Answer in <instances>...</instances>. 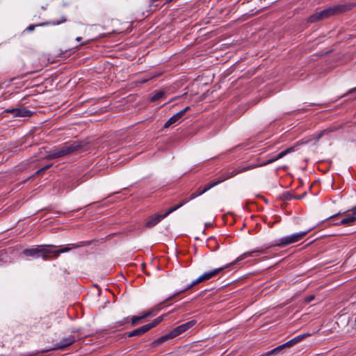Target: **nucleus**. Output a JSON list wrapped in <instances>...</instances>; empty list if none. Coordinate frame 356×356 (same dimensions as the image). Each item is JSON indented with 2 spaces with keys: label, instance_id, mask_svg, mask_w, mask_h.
Listing matches in <instances>:
<instances>
[{
  "label": "nucleus",
  "instance_id": "f257e3e1",
  "mask_svg": "<svg viewBox=\"0 0 356 356\" xmlns=\"http://www.w3.org/2000/svg\"><path fill=\"white\" fill-rule=\"evenodd\" d=\"M310 230H311V229H309L307 231H305V232H300L298 233L293 234L291 235L282 237L275 243H272V244H270L269 245H267L265 247L257 248L252 251H248V252H244L243 254H242L239 257H238L235 261L230 263L229 264H227L223 267L215 268L212 270L204 273V274L200 275L199 277H197L196 280H195L191 284H190L184 289L177 292V294H179L181 293H183V292L191 289L195 285H196L203 281L211 279L213 277L216 276L217 275H218L219 273L222 272L225 269L229 268V266L234 264L240 261H242L249 257H254L259 254H264L266 252L267 250H268L269 248H271L273 247L277 246L280 248H283L288 245L296 243V242L300 241L302 238H304L310 232Z\"/></svg>",
  "mask_w": 356,
  "mask_h": 356
},
{
  "label": "nucleus",
  "instance_id": "f03ea898",
  "mask_svg": "<svg viewBox=\"0 0 356 356\" xmlns=\"http://www.w3.org/2000/svg\"><path fill=\"white\" fill-rule=\"evenodd\" d=\"M82 147L79 141H69L49 151L44 156L48 160L56 159L70 154Z\"/></svg>",
  "mask_w": 356,
  "mask_h": 356
},
{
  "label": "nucleus",
  "instance_id": "7ed1b4c3",
  "mask_svg": "<svg viewBox=\"0 0 356 356\" xmlns=\"http://www.w3.org/2000/svg\"><path fill=\"white\" fill-rule=\"evenodd\" d=\"M356 6V3H347L329 7L321 11L323 19L330 16L348 11Z\"/></svg>",
  "mask_w": 356,
  "mask_h": 356
},
{
  "label": "nucleus",
  "instance_id": "20e7f679",
  "mask_svg": "<svg viewBox=\"0 0 356 356\" xmlns=\"http://www.w3.org/2000/svg\"><path fill=\"white\" fill-rule=\"evenodd\" d=\"M89 244H90L89 242L81 241L78 243L70 244V245H71V247H68V246L63 247V248H60L58 250H51L50 248L54 247V245H48V247H49L48 251L50 252L49 257H53L54 258H57L61 253H65V252H69L71 249L81 248V247H83V246L89 245Z\"/></svg>",
  "mask_w": 356,
  "mask_h": 356
},
{
  "label": "nucleus",
  "instance_id": "39448f33",
  "mask_svg": "<svg viewBox=\"0 0 356 356\" xmlns=\"http://www.w3.org/2000/svg\"><path fill=\"white\" fill-rule=\"evenodd\" d=\"M254 166H246V167L241 168L240 169L234 170L229 172L223 173L218 179H214L213 181L214 183H216V186H217L219 184L225 181V180L229 179L237 175L238 174L246 172L250 170H252L254 168Z\"/></svg>",
  "mask_w": 356,
  "mask_h": 356
},
{
  "label": "nucleus",
  "instance_id": "423d86ee",
  "mask_svg": "<svg viewBox=\"0 0 356 356\" xmlns=\"http://www.w3.org/2000/svg\"><path fill=\"white\" fill-rule=\"evenodd\" d=\"M48 248H35L24 250V255L26 257H42L44 259H47L49 257Z\"/></svg>",
  "mask_w": 356,
  "mask_h": 356
},
{
  "label": "nucleus",
  "instance_id": "0eeeda50",
  "mask_svg": "<svg viewBox=\"0 0 356 356\" xmlns=\"http://www.w3.org/2000/svg\"><path fill=\"white\" fill-rule=\"evenodd\" d=\"M75 341V337L73 335H69L62 339L60 343L54 344L47 349L42 350L41 353H46L54 350H63L66 347L72 345Z\"/></svg>",
  "mask_w": 356,
  "mask_h": 356
},
{
  "label": "nucleus",
  "instance_id": "6e6552de",
  "mask_svg": "<svg viewBox=\"0 0 356 356\" xmlns=\"http://www.w3.org/2000/svg\"><path fill=\"white\" fill-rule=\"evenodd\" d=\"M295 151V147L293 146V147H290L287 149H286L284 151H282L281 152H280L276 156H274V157H272L268 160H266V161L261 163H259V164H252V165H249L248 166H254L253 169L257 168V167H261V166H264V165H268V164H270L282 158H283L284 156H285L286 155L290 154V153H292Z\"/></svg>",
  "mask_w": 356,
  "mask_h": 356
},
{
  "label": "nucleus",
  "instance_id": "1a4fd4ad",
  "mask_svg": "<svg viewBox=\"0 0 356 356\" xmlns=\"http://www.w3.org/2000/svg\"><path fill=\"white\" fill-rule=\"evenodd\" d=\"M195 324L196 321L192 320L176 327L170 332L174 339L193 327Z\"/></svg>",
  "mask_w": 356,
  "mask_h": 356
},
{
  "label": "nucleus",
  "instance_id": "9d476101",
  "mask_svg": "<svg viewBox=\"0 0 356 356\" xmlns=\"http://www.w3.org/2000/svg\"><path fill=\"white\" fill-rule=\"evenodd\" d=\"M66 21H67V18L65 16H63V17H61L60 19H59V20H52V21H49V22H44V23H41V24H32V25H30V26H29L25 29V31H29V32H31V31H33L35 29V27H38V26H45V25L56 26V25H59V24H60L62 23H64Z\"/></svg>",
  "mask_w": 356,
  "mask_h": 356
},
{
  "label": "nucleus",
  "instance_id": "9b49d317",
  "mask_svg": "<svg viewBox=\"0 0 356 356\" xmlns=\"http://www.w3.org/2000/svg\"><path fill=\"white\" fill-rule=\"evenodd\" d=\"M177 295H178L177 293H175L172 296H170L169 298H168L165 301L160 302L159 304H158L157 305L151 308L148 311L143 312V317L145 318H147L151 316H154L160 310L161 306L164 302H168V300H171L172 298H174L175 296H176Z\"/></svg>",
  "mask_w": 356,
  "mask_h": 356
},
{
  "label": "nucleus",
  "instance_id": "f8f14e48",
  "mask_svg": "<svg viewBox=\"0 0 356 356\" xmlns=\"http://www.w3.org/2000/svg\"><path fill=\"white\" fill-rule=\"evenodd\" d=\"M356 222V215L352 213V215H348L343 218L339 223H332L333 225L339 226H351Z\"/></svg>",
  "mask_w": 356,
  "mask_h": 356
},
{
  "label": "nucleus",
  "instance_id": "ddd939ff",
  "mask_svg": "<svg viewBox=\"0 0 356 356\" xmlns=\"http://www.w3.org/2000/svg\"><path fill=\"white\" fill-rule=\"evenodd\" d=\"M337 130H338L337 127H330L321 132L316 134V139L317 141H318L321 138L326 136L328 138H330L332 137V133L335 132Z\"/></svg>",
  "mask_w": 356,
  "mask_h": 356
},
{
  "label": "nucleus",
  "instance_id": "4468645a",
  "mask_svg": "<svg viewBox=\"0 0 356 356\" xmlns=\"http://www.w3.org/2000/svg\"><path fill=\"white\" fill-rule=\"evenodd\" d=\"M165 217L163 214H156L152 216L147 219L146 222V226L147 227H152L157 225L161 220H162Z\"/></svg>",
  "mask_w": 356,
  "mask_h": 356
},
{
  "label": "nucleus",
  "instance_id": "2eb2a0df",
  "mask_svg": "<svg viewBox=\"0 0 356 356\" xmlns=\"http://www.w3.org/2000/svg\"><path fill=\"white\" fill-rule=\"evenodd\" d=\"M172 339H173L172 336L171 335L170 332H169V333H168V334L161 337L160 338L157 339L156 340L154 341L151 343V346L152 348L159 347V346H161L163 343H165L168 340Z\"/></svg>",
  "mask_w": 356,
  "mask_h": 356
},
{
  "label": "nucleus",
  "instance_id": "dca6fc26",
  "mask_svg": "<svg viewBox=\"0 0 356 356\" xmlns=\"http://www.w3.org/2000/svg\"><path fill=\"white\" fill-rule=\"evenodd\" d=\"M165 98V94L163 91H155L152 93L149 97V100L152 102H157L161 99H163Z\"/></svg>",
  "mask_w": 356,
  "mask_h": 356
},
{
  "label": "nucleus",
  "instance_id": "f3484780",
  "mask_svg": "<svg viewBox=\"0 0 356 356\" xmlns=\"http://www.w3.org/2000/svg\"><path fill=\"white\" fill-rule=\"evenodd\" d=\"M147 331L148 330H147V327H145V325H143L140 327L134 330L131 332H128L127 336L129 337H133L135 336H140V335L145 334V332H147Z\"/></svg>",
  "mask_w": 356,
  "mask_h": 356
},
{
  "label": "nucleus",
  "instance_id": "a211bd4d",
  "mask_svg": "<svg viewBox=\"0 0 356 356\" xmlns=\"http://www.w3.org/2000/svg\"><path fill=\"white\" fill-rule=\"evenodd\" d=\"M181 115L179 113V112L177 113L176 114L173 115L172 117H170L165 123L164 127L168 128L172 124L177 122L180 118H181Z\"/></svg>",
  "mask_w": 356,
  "mask_h": 356
},
{
  "label": "nucleus",
  "instance_id": "6ab92c4d",
  "mask_svg": "<svg viewBox=\"0 0 356 356\" xmlns=\"http://www.w3.org/2000/svg\"><path fill=\"white\" fill-rule=\"evenodd\" d=\"M163 319V316H160L158 318H155L152 323L145 325L147 327V330L149 331L152 328L156 327L157 325H159Z\"/></svg>",
  "mask_w": 356,
  "mask_h": 356
},
{
  "label": "nucleus",
  "instance_id": "aec40b11",
  "mask_svg": "<svg viewBox=\"0 0 356 356\" xmlns=\"http://www.w3.org/2000/svg\"><path fill=\"white\" fill-rule=\"evenodd\" d=\"M323 19V18L322 15H321V11H320V12H317L315 14L311 15L308 18L307 22L309 23H314V22H316L318 21H320V20H321Z\"/></svg>",
  "mask_w": 356,
  "mask_h": 356
},
{
  "label": "nucleus",
  "instance_id": "412c9836",
  "mask_svg": "<svg viewBox=\"0 0 356 356\" xmlns=\"http://www.w3.org/2000/svg\"><path fill=\"white\" fill-rule=\"evenodd\" d=\"M283 350L282 345L273 348V350L264 353L262 356H270L272 355L277 354Z\"/></svg>",
  "mask_w": 356,
  "mask_h": 356
},
{
  "label": "nucleus",
  "instance_id": "4be33fe9",
  "mask_svg": "<svg viewBox=\"0 0 356 356\" xmlns=\"http://www.w3.org/2000/svg\"><path fill=\"white\" fill-rule=\"evenodd\" d=\"M39 325L41 327V328L43 330H44L49 328L51 326V323L49 319L44 318L42 320V321L41 323H40Z\"/></svg>",
  "mask_w": 356,
  "mask_h": 356
},
{
  "label": "nucleus",
  "instance_id": "5701e85b",
  "mask_svg": "<svg viewBox=\"0 0 356 356\" xmlns=\"http://www.w3.org/2000/svg\"><path fill=\"white\" fill-rule=\"evenodd\" d=\"M144 318H145L143 317V314L140 316H132L131 318V325H137L140 322V321H141V320H143Z\"/></svg>",
  "mask_w": 356,
  "mask_h": 356
},
{
  "label": "nucleus",
  "instance_id": "b1692460",
  "mask_svg": "<svg viewBox=\"0 0 356 356\" xmlns=\"http://www.w3.org/2000/svg\"><path fill=\"white\" fill-rule=\"evenodd\" d=\"M310 334L309 333H305L300 335H298L292 339V340L294 341L295 344L302 341L305 337L309 336Z\"/></svg>",
  "mask_w": 356,
  "mask_h": 356
},
{
  "label": "nucleus",
  "instance_id": "393cba45",
  "mask_svg": "<svg viewBox=\"0 0 356 356\" xmlns=\"http://www.w3.org/2000/svg\"><path fill=\"white\" fill-rule=\"evenodd\" d=\"M129 322V317H125L122 320L117 321L115 323V324H116L115 327H120V326L124 325H125L126 323H127Z\"/></svg>",
  "mask_w": 356,
  "mask_h": 356
},
{
  "label": "nucleus",
  "instance_id": "a878e982",
  "mask_svg": "<svg viewBox=\"0 0 356 356\" xmlns=\"http://www.w3.org/2000/svg\"><path fill=\"white\" fill-rule=\"evenodd\" d=\"M35 113V111H29V110L26 109V108H24V118L31 117Z\"/></svg>",
  "mask_w": 356,
  "mask_h": 356
},
{
  "label": "nucleus",
  "instance_id": "bb28decb",
  "mask_svg": "<svg viewBox=\"0 0 356 356\" xmlns=\"http://www.w3.org/2000/svg\"><path fill=\"white\" fill-rule=\"evenodd\" d=\"M216 186V183H214L213 181H211L209 184H207V185H205V186L203 188L204 192L206 193L207 191H208L209 190H210L211 188H212L213 187Z\"/></svg>",
  "mask_w": 356,
  "mask_h": 356
},
{
  "label": "nucleus",
  "instance_id": "cd10ccee",
  "mask_svg": "<svg viewBox=\"0 0 356 356\" xmlns=\"http://www.w3.org/2000/svg\"><path fill=\"white\" fill-rule=\"evenodd\" d=\"M294 345H295L294 341L292 339H291L289 341L286 342L285 343L282 344V348L284 349V348H291V347H292Z\"/></svg>",
  "mask_w": 356,
  "mask_h": 356
},
{
  "label": "nucleus",
  "instance_id": "c85d7f7f",
  "mask_svg": "<svg viewBox=\"0 0 356 356\" xmlns=\"http://www.w3.org/2000/svg\"><path fill=\"white\" fill-rule=\"evenodd\" d=\"M7 111L10 112V113H16V114H15L16 116H22V110L20 108L8 110Z\"/></svg>",
  "mask_w": 356,
  "mask_h": 356
},
{
  "label": "nucleus",
  "instance_id": "c756f323",
  "mask_svg": "<svg viewBox=\"0 0 356 356\" xmlns=\"http://www.w3.org/2000/svg\"><path fill=\"white\" fill-rule=\"evenodd\" d=\"M187 202H188V200L187 199H184L182 200V202L178 204H176L173 207V208H175V211L177 210L178 209L181 208L182 206H184L185 204H186Z\"/></svg>",
  "mask_w": 356,
  "mask_h": 356
},
{
  "label": "nucleus",
  "instance_id": "7c9ffc66",
  "mask_svg": "<svg viewBox=\"0 0 356 356\" xmlns=\"http://www.w3.org/2000/svg\"><path fill=\"white\" fill-rule=\"evenodd\" d=\"M160 76V74H154L153 75H151L147 79H145L143 81H141L140 83H143L147 82L148 80L152 79L154 78H156L157 76Z\"/></svg>",
  "mask_w": 356,
  "mask_h": 356
},
{
  "label": "nucleus",
  "instance_id": "2f4dec72",
  "mask_svg": "<svg viewBox=\"0 0 356 356\" xmlns=\"http://www.w3.org/2000/svg\"><path fill=\"white\" fill-rule=\"evenodd\" d=\"M174 211H175V209L173 208V207H172L165 213H163V216L165 218H166L169 214Z\"/></svg>",
  "mask_w": 356,
  "mask_h": 356
},
{
  "label": "nucleus",
  "instance_id": "473e14b6",
  "mask_svg": "<svg viewBox=\"0 0 356 356\" xmlns=\"http://www.w3.org/2000/svg\"><path fill=\"white\" fill-rule=\"evenodd\" d=\"M191 109L190 106H186L184 109L179 111V113L183 116L187 111H188Z\"/></svg>",
  "mask_w": 356,
  "mask_h": 356
},
{
  "label": "nucleus",
  "instance_id": "72a5a7b5",
  "mask_svg": "<svg viewBox=\"0 0 356 356\" xmlns=\"http://www.w3.org/2000/svg\"><path fill=\"white\" fill-rule=\"evenodd\" d=\"M205 192L204 191V189L202 188H198L195 192V193L197 194V196H200V195H202V194H204Z\"/></svg>",
  "mask_w": 356,
  "mask_h": 356
},
{
  "label": "nucleus",
  "instance_id": "f704fd0d",
  "mask_svg": "<svg viewBox=\"0 0 356 356\" xmlns=\"http://www.w3.org/2000/svg\"><path fill=\"white\" fill-rule=\"evenodd\" d=\"M197 196V194H195V193H193L191 194L189 198H186L187 200H188V202L196 198Z\"/></svg>",
  "mask_w": 356,
  "mask_h": 356
},
{
  "label": "nucleus",
  "instance_id": "c9c22d12",
  "mask_svg": "<svg viewBox=\"0 0 356 356\" xmlns=\"http://www.w3.org/2000/svg\"><path fill=\"white\" fill-rule=\"evenodd\" d=\"M51 166V165H46V166H44V167H43V168H40V170H38L37 171V173H39L40 172L43 171V170H44L49 169Z\"/></svg>",
  "mask_w": 356,
  "mask_h": 356
},
{
  "label": "nucleus",
  "instance_id": "e433bc0d",
  "mask_svg": "<svg viewBox=\"0 0 356 356\" xmlns=\"http://www.w3.org/2000/svg\"><path fill=\"white\" fill-rule=\"evenodd\" d=\"M341 215V213H338L337 214H334L332 216H330L328 219H334V218H336L337 216H340Z\"/></svg>",
  "mask_w": 356,
  "mask_h": 356
},
{
  "label": "nucleus",
  "instance_id": "4c0bfd02",
  "mask_svg": "<svg viewBox=\"0 0 356 356\" xmlns=\"http://www.w3.org/2000/svg\"><path fill=\"white\" fill-rule=\"evenodd\" d=\"M353 92H356V87H355V88H354L350 89V90L347 92V94H351V93H353Z\"/></svg>",
  "mask_w": 356,
  "mask_h": 356
},
{
  "label": "nucleus",
  "instance_id": "58836bf2",
  "mask_svg": "<svg viewBox=\"0 0 356 356\" xmlns=\"http://www.w3.org/2000/svg\"><path fill=\"white\" fill-rule=\"evenodd\" d=\"M350 211L352 213L356 215V205L350 209Z\"/></svg>",
  "mask_w": 356,
  "mask_h": 356
},
{
  "label": "nucleus",
  "instance_id": "ea45409f",
  "mask_svg": "<svg viewBox=\"0 0 356 356\" xmlns=\"http://www.w3.org/2000/svg\"><path fill=\"white\" fill-rule=\"evenodd\" d=\"M76 40L77 42H81L82 40V38L81 37H76Z\"/></svg>",
  "mask_w": 356,
  "mask_h": 356
},
{
  "label": "nucleus",
  "instance_id": "a19ab883",
  "mask_svg": "<svg viewBox=\"0 0 356 356\" xmlns=\"http://www.w3.org/2000/svg\"><path fill=\"white\" fill-rule=\"evenodd\" d=\"M303 196H304V195H302V196H295V197H294V198H295L296 200H300V199H301Z\"/></svg>",
  "mask_w": 356,
  "mask_h": 356
},
{
  "label": "nucleus",
  "instance_id": "79ce46f5",
  "mask_svg": "<svg viewBox=\"0 0 356 356\" xmlns=\"http://www.w3.org/2000/svg\"><path fill=\"white\" fill-rule=\"evenodd\" d=\"M173 0H167L166 2L165 3V4L166 3H170L171 1H172Z\"/></svg>",
  "mask_w": 356,
  "mask_h": 356
},
{
  "label": "nucleus",
  "instance_id": "37998d69",
  "mask_svg": "<svg viewBox=\"0 0 356 356\" xmlns=\"http://www.w3.org/2000/svg\"><path fill=\"white\" fill-rule=\"evenodd\" d=\"M287 199H291V197L290 195H288Z\"/></svg>",
  "mask_w": 356,
  "mask_h": 356
},
{
  "label": "nucleus",
  "instance_id": "c03bdc74",
  "mask_svg": "<svg viewBox=\"0 0 356 356\" xmlns=\"http://www.w3.org/2000/svg\"><path fill=\"white\" fill-rule=\"evenodd\" d=\"M287 199H291V197L290 195H288Z\"/></svg>",
  "mask_w": 356,
  "mask_h": 356
},
{
  "label": "nucleus",
  "instance_id": "a18cd8bd",
  "mask_svg": "<svg viewBox=\"0 0 356 356\" xmlns=\"http://www.w3.org/2000/svg\"><path fill=\"white\" fill-rule=\"evenodd\" d=\"M1 261V259H0V261Z\"/></svg>",
  "mask_w": 356,
  "mask_h": 356
}]
</instances>
